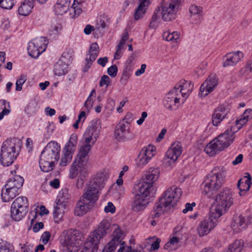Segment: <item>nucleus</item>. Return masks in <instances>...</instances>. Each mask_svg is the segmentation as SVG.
Returning a JSON list of instances; mask_svg holds the SVG:
<instances>
[{"label": "nucleus", "mask_w": 252, "mask_h": 252, "mask_svg": "<svg viewBox=\"0 0 252 252\" xmlns=\"http://www.w3.org/2000/svg\"><path fill=\"white\" fill-rule=\"evenodd\" d=\"M251 176L248 173L245 174L243 178L240 179L237 184V188L240 190V196H244L250 189L251 185Z\"/></svg>", "instance_id": "nucleus-30"}, {"label": "nucleus", "mask_w": 252, "mask_h": 252, "mask_svg": "<svg viewBox=\"0 0 252 252\" xmlns=\"http://www.w3.org/2000/svg\"><path fill=\"white\" fill-rule=\"evenodd\" d=\"M6 103L7 102L4 100H0V120L10 112L9 110L6 108Z\"/></svg>", "instance_id": "nucleus-54"}, {"label": "nucleus", "mask_w": 252, "mask_h": 252, "mask_svg": "<svg viewBox=\"0 0 252 252\" xmlns=\"http://www.w3.org/2000/svg\"><path fill=\"white\" fill-rule=\"evenodd\" d=\"M15 0H0V7L6 9H10L14 6Z\"/></svg>", "instance_id": "nucleus-56"}, {"label": "nucleus", "mask_w": 252, "mask_h": 252, "mask_svg": "<svg viewBox=\"0 0 252 252\" xmlns=\"http://www.w3.org/2000/svg\"><path fill=\"white\" fill-rule=\"evenodd\" d=\"M62 29V26L61 24L58 23H53L49 29L50 35L59 34Z\"/></svg>", "instance_id": "nucleus-52"}, {"label": "nucleus", "mask_w": 252, "mask_h": 252, "mask_svg": "<svg viewBox=\"0 0 252 252\" xmlns=\"http://www.w3.org/2000/svg\"><path fill=\"white\" fill-rule=\"evenodd\" d=\"M107 26L106 23L105 21V17L100 16V18L97 21L96 26V28L100 29V28L103 29Z\"/></svg>", "instance_id": "nucleus-61"}, {"label": "nucleus", "mask_w": 252, "mask_h": 252, "mask_svg": "<svg viewBox=\"0 0 252 252\" xmlns=\"http://www.w3.org/2000/svg\"><path fill=\"white\" fill-rule=\"evenodd\" d=\"M150 158L145 156L143 154L140 152L138 157L137 164L140 167H143L144 165H146L149 161Z\"/></svg>", "instance_id": "nucleus-53"}, {"label": "nucleus", "mask_w": 252, "mask_h": 252, "mask_svg": "<svg viewBox=\"0 0 252 252\" xmlns=\"http://www.w3.org/2000/svg\"><path fill=\"white\" fill-rule=\"evenodd\" d=\"M110 227V224L107 220L101 221L97 228L91 233L89 237V242L94 246V248L107 234Z\"/></svg>", "instance_id": "nucleus-13"}, {"label": "nucleus", "mask_w": 252, "mask_h": 252, "mask_svg": "<svg viewBox=\"0 0 252 252\" xmlns=\"http://www.w3.org/2000/svg\"><path fill=\"white\" fill-rule=\"evenodd\" d=\"M228 130L220 134L217 138L210 142L205 147L204 151L210 156L228 147L234 141V137L228 133Z\"/></svg>", "instance_id": "nucleus-3"}, {"label": "nucleus", "mask_w": 252, "mask_h": 252, "mask_svg": "<svg viewBox=\"0 0 252 252\" xmlns=\"http://www.w3.org/2000/svg\"><path fill=\"white\" fill-rule=\"evenodd\" d=\"M33 7V2L30 0H25L21 3L18 8V13L22 16L29 15Z\"/></svg>", "instance_id": "nucleus-41"}, {"label": "nucleus", "mask_w": 252, "mask_h": 252, "mask_svg": "<svg viewBox=\"0 0 252 252\" xmlns=\"http://www.w3.org/2000/svg\"><path fill=\"white\" fill-rule=\"evenodd\" d=\"M128 39V34L127 32H125L123 33L121 40L117 47V51L114 55V58L116 60H119L123 54L124 50V45L126 40Z\"/></svg>", "instance_id": "nucleus-42"}, {"label": "nucleus", "mask_w": 252, "mask_h": 252, "mask_svg": "<svg viewBox=\"0 0 252 252\" xmlns=\"http://www.w3.org/2000/svg\"><path fill=\"white\" fill-rule=\"evenodd\" d=\"M181 195V189L173 186L164 192L158 203L168 211L175 205Z\"/></svg>", "instance_id": "nucleus-5"}, {"label": "nucleus", "mask_w": 252, "mask_h": 252, "mask_svg": "<svg viewBox=\"0 0 252 252\" xmlns=\"http://www.w3.org/2000/svg\"><path fill=\"white\" fill-rule=\"evenodd\" d=\"M99 53V47L97 43H93L90 46L88 53L86 54L85 68L89 69L93 63L96 60Z\"/></svg>", "instance_id": "nucleus-26"}, {"label": "nucleus", "mask_w": 252, "mask_h": 252, "mask_svg": "<svg viewBox=\"0 0 252 252\" xmlns=\"http://www.w3.org/2000/svg\"><path fill=\"white\" fill-rule=\"evenodd\" d=\"M54 162L48 160L40 156L39 159V166L41 170L45 172H48L53 169L54 166Z\"/></svg>", "instance_id": "nucleus-43"}, {"label": "nucleus", "mask_w": 252, "mask_h": 252, "mask_svg": "<svg viewBox=\"0 0 252 252\" xmlns=\"http://www.w3.org/2000/svg\"><path fill=\"white\" fill-rule=\"evenodd\" d=\"M86 180V175L80 174L79 176L77 183L76 185L77 187L79 188H81L83 187L84 182Z\"/></svg>", "instance_id": "nucleus-63"}, {"label": "nucleus", "mask_w": 252, "mask_h": 252, "mask_svg": "<svg viewBox=\"0 0 252 252\" xmlns=\"http://www.w3.org/2000/svg\"><path fill=\"white\" fill-rule=\"evenodd\" d=\"M71 0H58L54 6V11L57 15H63L69 9Z\"/></svg>", "instance_id": "nucleus-36"}, {"label": "nucleus", "mask_w": 252, "mask_h": 252, "mask_svg": "<svg viewBox=\"0 0 252 252\" xmlns=\"http://www.w3.org/2000/svg\"><path fill=\"white\" fill-rule=\"evenodd\" d=\"M166 211L167 210L157 202L154 206L153 211L150 213L149 218L158 220L160 215Z\"/></svg>", "instance_id": "nucleus-44"}, {"label": "nucleus", "mask_w": 252, "mask_h": 252, "mask_svg": "<svg viewBox=\"0 0 252 252\" xmlns=\"http://www.w3.org/2000/svg\"><path fill=\"white\" fill-rule=\"evenodd\" d=\"M243 58V53L239 51L227 53L223 59V66H234Z\"/></svg>", "instance_id": "nucleus-25"}, {"label": "nucleus", "mask_w": 252, "mask_h": 252, "mask_svg": "<svg viewBox=\"0 0 252 252\" xmlns=\"http://www.w3.org/2000/svg\"><path fill=\"white\" fill-rule=\"evenodd\" d=\"M109 176V174L106 171H100L94 175L90 179L88 183L101 190L104 187Z\"/></svg>", "instance_id": "nucleus-23"}, {"label": "nucleus", "mask_w": 252, "mask_h": 252, "mask_svg": "<svg viewBox=\"0 0 252 252\" xmlns=\"http://www.w3.org/2000/svg\"><path fill=\"white\" fill-rule=\"evenodd\" d=\"M180 99L181 97L172 89L165 96L163 105L168 110H174L178 108Z\"/></svg>", "instance_id": "nucleus-19"}, {"label": "nucleus", "mask_w": 252, "mask_h": 252, "mask_svg": "<svg viewBox=\"0 0 252 252\" xmlns=\"http://www.w3.org/2000/svg\"><path fill=\"white\" fill-rule=\"evenodd\" d=\"M158 10L157 11H155L151 19V21L149 24V27L152 29H156L157 28L159 23V16H158Z\"/></svg>", "instance_id": "nucleus-51"}, {"label": "nucleus", "mask_w": 252, "mask_h": 252, "mask_svg": "<svg viewBox=\"0 0 252 252\" xmlns=\"http://www.w3.org/2000/svg\"><path fill=\"white\" fill-rule=\"evenodd\" d=\"M140 152L151 159L156 154V147L154 145H149L143 147Z\"/></svg>", "instance_id": "nucleus-47"}, {"label": "nucleus", "mask_w": 252, "mask_h": 252, "mask_svg": "<svg viewBox=\"0 0 252 252\" xmlns=\"http://www.w3.org/2000/svg\"><path fill=\"white\" fill-rule=\"evenodd\" d=\"M76 231L70 230L67 231L63 238L61 240V243L64 247V250L67 252L75 251L77 245L79 244L80 240L76 236Z\"/></svg>", "instance_id": "nucleus-15"}, {"label": "nucleus", "mask_w": 252, "mask_h": 252, "mask_svg": "<svg viewBox=\"0 0 252 252\" xmlns=\"http://www.w3.org/2000/svg\"><path fill=\"white\" fill-rule=\"evenodd\" d=\"M101 128L100 120L99 119L93 120L84 133V142L94 145L98 137Z\"/></svg>", "instance_id": "nucleus-11"}, {"label": "nucleus", "mask_w": 252, "mask_h": 252, "mask_svg": "<svg viewBox=\"0 0 252 252\" xmlns=\"http://www.w3.org/2000/svg\"><path fill=\"white\" fill-rule=\"evenodd\" d=\"M48 43V41L44 37L33 39L28 44V51L29 55L34 58H37L46 50Z\"/></svg>", "instance_id": "nucleus-14"}, {"label": "nucleus", "mask_w": 252, "mask_h": 252, "mask_svg": "<svg viewBox=\"0 0 252 252\" xmlns=\"http://www.w3.org/2000/svg\"><path fill=\"white\" fill-rule=\"evenodd\" d=\"M149 198L139 196L135 195L134 200L132 204V209L135 212H139L144 210L149 202Z\"/></svg>", "instance_id": "nucleus-31"}, {"label": "nucleus", "mask_w": 252, "mask_h": 252, "mask_svg": "<svg viewBox=\"0 0 252 252\" xmlns=\"http://www.w3.org/2000/svg\"><path fill=\"white\" fill-rule=\"evenodd\" d=\"M193 88V84L191 81L181 80L174 87V90L180 97L182 96V102L184 103Z\"/></svg>", "instance_id": "nucleus-18"}, {"label": "nucleus", "mask_w": 252, "mask_h": 252, "mask_svg": "<svg viewBox=\"0 0 252 252\" xmlns=\"http://www.w3.org/2000/svg\"><path fill=\"white\" fill-rule=\"evenodd\" d=\"M117 252H131V247L126 246L125 243H123L120 248L118 250Z\"/></svg>", "instance_id": "nucleus-64"}, {"label": "nucleus", "mask_w": 252, "mask_h": 252, "mask_svg": "<svg viewBox=\"0 0 252 252\" xmlns=\"http://www.w3.org/2000/svg\"><path fill=\"white\" fill-rule=\"evenodd\" d=\"M68 72V64L60 59L54 65V72L57 76L65 75Z\"/></svg>", "instance_id": "nucleus-40"}, {"label": "nucleus", "mask_w": 252, "mask_h": 252, "mask_svg": "<svg viewBox=\"0 0 252 252\" xmlns=\"http://www.w3.org/2000/svg\"><path fill=\"white\" fill-rule=\"evenodd\" d=\"M93 99L90 96H89L87 100L84 103V107L86 109V111L89 112L92 109L93 105Z\"/></svg>", "instance_id": "nucleus-60"}, {"label": "nucleus", "mask_w": 252, "mask_h": 252, "mask_svg": "<svg viewBox=\"0 0 252 252\" xmlns=\"http://www.w3.org/2000/svg\"><path fill=\"white\" fill-rule=\"evenodd\" d=\"M66 206V203H64L63 200L61 199L56 200L53 211V217L55 220H57L56 221L62 217Z\"/></svg>", "instance_id": "nucleus-38"}, {"label": "nucleus", "mask_w": 252, "mask_h": 252, "mask_svg": "<svg viewBox=\"0 0 252 252\" xmlns=\"http://www.w3.org/2000/svg\"><path fill=\"white\" fill-rule=\"evenodd\" d=\"M190 14V18L191 20H193L192 22L193 24H197L201 22V19L203 15V9L201 7L196 5H191L189 9Z\"/></svg>", "instance_id": "nucleus-35"}, {"label": "nucleus", "mask_w": 252, "mask_h": 252, "mask_svg": "<svg viewBox=\"0 0 252 252\" xmlns=\"http://www.w3.org/2000/svg\"><path fill=\"white\" fill-rule=\"evenodd\" d=\"M119 245H120V243L116 242V241L112 239L105 247V250L107 252H114Z\"/></svg>", "instance_id": "nucleus-58"}, {"label": "nucleus", "mask_w": 252, "mask_h": 252, "mask_svg": "<svg viewBox=\"0 0 252 252\" xmlns=\"http://www.w3.org/2000/svg\"><path fill=\"white\" fill-rule=\"evenodd\" d=\"M218 80L215 75L209 76L200 88L199 96L205 97L212 92L217 86Z\"/></svg>", "instance_id": "nucleus-21"}, {"label": "nucleus", "mask_w": 252, "mask_h": 252, "mask_svg": "<svg viewBox=\"0 0 252 252\" xmlns=\"http://www.w3.org/2000/svg\"><path fill=\"white\" fill-rule=\"evenodd\" d=\"M93 146L84 142L80 146L78 153L75 158L80 166H86L89 159L88 155Z\"/></svg>", "instance_id": "nucleus-20"}, {"label": "nucleus", "mask_w": 252, "mask_h": 252, "mask_svg": "<svg viewBox=\"0 0 252 252\" xmlns=\"http://www.w3.org/2000/svg\"><path fill=\"white\" fill-rule=\"evenodd\" d=\"M21 146L19 139L13 138L5 140L2 144L0 152H19Z\"/></svg>", "instance_id": "nucleus-27"}, {"label": "nucleus", "mask_w": 252, "mask_h": 252, "mask_svg": "<svg viewBox=\"0 0 252 252\" xmlns=\"http://www.w3.org/2000/svg\"><path fill=\"white\" fill-rule=\"evenodd\" d=\"M94 204L81 197L77 202L74 209V215L76 216H82L91 209Z\"/></svg>", "instance_id": "nucleus-28"}, {"label": "nucleus", "mask_w": 252, "mask_h": 252, "mask_svg": "<svg viewBox=\"0 0 252 252\" xmlns=\"http://www.w3.org/2000/svg\"><path fill=\"white\" fill-rule=\"evenodd\" d=\"M115 136L119 141H129L134 138L130 124L124 121H120L115 128Z\"/></svg>", "instance_id": "nucleus-12"}, {"label": "nucleus", "mask_w": 252, "mask_h": 252, "mask_svg": "<svg viewBox=\"0 0 252 252\" xmlns=\"http://www.w3.org/2000/svg\"><path fill=\"white\" fill-rule=\"evenodd\" d=\"M160 170L158 168H150L145 174L144 180L148 183H151L152 186L159 178Z\"/></svg>", "instance_id": "nucleus-39"}, {"label": "nucleus", "mask_w": 252, "mask_h": 252, "mask_svg": "<svg viewBox=\"0 0 252 252\" xmlns=\"http://www.w3.org/2000/svg\"><path fill=\"white\" fill-rule=\"evenodd\" d=\"M220 216L210 210L208 216H206L199 223L197 231L199 236H203L209 234L217 225Z\"/></svg>", "instance_id": "nucleus-8"}, {"label": "nucleus", "mask_w": 252, "mask_h": 252, "mask_svg": "<svg viewBox=\"0 0 252 252\" xmlns=\"http://www.w3.org/2000/svg\"><path fill=\"white\" fill-rule=\"evenodd\" d=\"M85 2L81 0H74L70 9V15L72 18L78 17L86 7Z\"/></svg>", "instance_id": "nucleus-37"}, {"label": "nucleus", "mask_w": 252, "mask_h": 252, "mask_svg": "<svg viewBox=\"0 0 252 252\" xmlns=\"http://www.w3.org/2000/svg\"><path fill=\"white\" fill-rule=\"evenodd\" d=\"M180 33L178 32H165L163 34V37L167 41L177 43L179 39Z\"/></svg>", "instance_id": "nucleus-46"}, {"label": "nucleus", "mask_w": 252, "mask_h": 252, "mask_svg": "<svg viewBox=\"0 0 252 252\" xmlns=\"http://www.w3.org/2000/svg\"><path fill=\"white\" fill-rule=\"evenodd\" d=\"M230 109L229 106L224 104L217 107L212 115V121L213 125L214 126H219L226 118Z\"/></svg>", "instance_id": "nucleus-22"}, {"label": "nucleus", "mask_w": 252, "mask_h": 252, "mask_svg": "<svg viewBox=\"0 0 252 252\" xmlns=\"http://www.w3.org/2000/svg\"><path fill=\"white\" fill-rule=\"evenodd\" d=\"M182 152V145L179 142L173 143L165 153L162 162L166 168L172 167Z\"/></svg>", "instance_id": "nucleus-9"}, {"label": "nucleus", "mask_w": 252, "mask_h": 252, "mask_svg": "<svg viewBox=\"0 0 252 252\" xmlns=\"http://www.w3.org/2000/svg\"><path fill=\"white\" fill-rule=\"evenodd\" d=\"M19 152H0V162L3 166L11 165L17 158Z\"/></svg>", "instance_id": "nucleus-33"}, {"label": "nucleus", "mask_w": 252, "mask_h": 252, "mask_svg": "<svg viewBox=\"0 0 252 252\" xmlns=\"http://www.w3.org/2000/svg\"><path fill=\"white\" fill-rule=\"evenodd\" d=\"M114 227L115 228L113 232L112 240L116 241V242L120 243L121 246L123 243H125L124 241H123L125 237L124 233L120 229L119 226L115 225Z\"/></svg>", "instance_id": "nucleus-45"}, {"label": "nucleus", "mask_w": 252, "mask_h": 252, "mask_svg": "<svg viewBox=\"0 0 252 252\" xmlns=\"http://www.w3.org/2000/svg\"><path fill=\"white\" fill-rule=\"evenodd\" d=\"M77 140L76 134L73 133L70 135L69 140L63 150V156L60 163V166H65L71 162L73 154L76 150Z\"/></svg>", "instance_id": "nucleus-10"}, {"label": "nucleus", "mask_w": 252, "mask_h": 252, "mask_svg": "<svg viewBox=\"0 0 252 252\" xmlns=\"http://www.w3.org/2000/svg\"><path fill=\"white\" fill-rule=\"evenodd\" d=\"M150 3V0H139V4L134 13L135 20H139L144 17Z\"/></svg>", "instance_id": "nucleus-32"}, {"label": "nucleus", "mask_w": 252, "mask_h": 252, "mask_svg": "<svg viewBox=\"0 0 252 252\" xmlns=\"http://www.w3.org/2000/svg\"><path fill=\"white\" fill-rule=\"evenodd\" d=\"M243 247V245L241 241L236 240L223 252H241Z\"/></svg>", "instance_id": "nucleus-49"}, {"label": "nucleus", "mask_w": 252, "mask_h": 252, "mask_svg": "<svg viewBox=\"0 0 252 252\" xmlns=\"http://www.w3.org/2000/svg\"><path fill=\"white\" fill-rule=\"evenodd\" d=\"M99 190L96 187H94L92 184L88 183L84 189V193L81 197L89 202L90 203L94 205L98 200Z\"/></svg>", "instance_id": "nucleus-24"}, {"label": "nucleus", "mask_w": 252, "mask_h": 252, "mask_svg": "<svg viewBox=\"0 0 252 252\" xmlns=\"http://www.w3.org/2000/svg\"><path fill=\"white\" fill-rule=\"evenodd\" d=\"M225 171L222 167L214 168L206 176L202 184V193L208 198L212 197L214 191L219 189L223 183Z\"/></svg>", "instance_id": "nucleus-1"}, {"label": "nucleus", "mask_w": 252, "mask_h": 252, "mask_svg": "<svg viewBox=\"0 0 252 252\" xmlns=\"http://www.w3.org/2000/svg\"><path fill=\"white\" fill-rule=\"evenodd\" d=\"M152 187L151 183H148L144 180L134 186L135 195L149 198L150 190Z\"/></svg>", "instance_id": "nucleus-29"}, {"label": "nucleus", "mask_w": 252, "mask_h": 252, "mask_svg": "<svg viewBox=\"0 0 252 252\" xmlns=\"http://www.w3.org/2000/svg\"><path fill=\"white\" fill-rule=\"evenodd\" d=\"M60 150V146L58 144L52 141L47 144L40 156L55 162L59 158Z\"/></svg>", "instance_id": "nucleus-16"}, {"label": "nucleus", "mask_w": 252, "mask_h": 252, "mask_svg": "<svg viewBox=\"0 0 252 252\" xmlns=\"http://www.w3.org/2000/svg\"><path fill=\"white\" fill-rule=\"evenodd\" d=\"M184 1V0H168L161 7V14L163 20L169 22L175 19Z\"/></svg>", "instance_id": "nucleus-6"}, {"label": "nucleus", "mask_w": 252, "mask_h": 252, "mask_svg": "<svg viewBox=\"0 0 252 252\" xmlns=\"http://www.w3.org/2000/svg\"><path fill=\"white\" fill-rule=\"evenodd\" d=\"M23 183L24 179L19 175H16L8 179L1 189L2 200L4 202H7L14 198L19 194Z\"/></svg>", "instance_id": "nucleus-4"}, {"label": "nucleus", "mask_w": 252, "mask_h": 252, "mask_svg": "<svg viewBox=\"0 0 252 252\" xmlns=\"http://www.w3.org/2000/svg\"><path fill=\"white\" fill-rule=\"evenodd\" d=\"M233 199L232 189L228 188H223L216 195L215 202L210 208L212 213L214 212L220 217L233 204Z\"/></svg>", "instance_id": "nucleus-2"}, {"label": "nucleus", "mask_w": 252, "mask_h": 252, "mask_svg": "<svg viewBox=\"0 0 252 252\" xmlns=\"http://www.w3.org/2000/svg\"><path fill=\"white\" fill-rule=\"evenodd\" d=\"M110 83V78L109 76L104 75L101 77V80L99 82V86L100 87H102L105 85L107 87L109 85Z\"/></svg>", "instance_id": "nucleus-62"}, {"label": "nucleus", "mask_w": 252, "mask_h": 252, "mask_svg": "<svg viewBox=\"0 0 252 252\" xmlns=\"http://www.w3.org/2000/svg\"><path fill=\"white\" fill-rule=\"evenodd\" d=\"M0 252H14V248L8 242H0Z\"/></svg>", "instance_id": "nucleus-55"}, {"label": "nucleus", "mask_w": 252, "mask_h": 252, "mask_svg": "<svg viewBox=\"0 0 252 252\" xmlns=\"http://www.w3.org/2000/svg\"><path fill=\"white\" fill-rule=\"evenodd\" d=\"M27 80V76L25 75H21L16 82V90L20 91L22 89V86Z\"/></svg>", "instance_id": "nucleus-57"}, {"label": "nucleus", "mask_w": 252, "mask_h": 252, "mask_svg": "<svg viewBox=\"0 0 252 252\" xmlns=\"http://www.w3.org/2000/svg\"><path fill=\"white\" fill-rule=\"evenodd\" d=\"M251 224L249 222L247 218L240 216L237 218L231 224V227L234 232L236 233L245 230L249 225Z\"/></svg>", "instance_id": "nucleus-34"}, {"label": "nucleus", "mask_w": 252, "mask_h": 252, "mask_svg": "<svg viewBox=\"0 0 252 252\" xmlns=\"http://www.w3.org/2000/svg\"><path fill=\"white\" fill-rule=\"evenodd\" d=\"M86 166H81L79 165V163L76 162V159H74L70 169H69V177L71 179H74L78 175V171L82 169H84Z\"/></svg>", "instance_id": "nucleus-48"}, {"label": "nucleus", "mask_w": 252, "mask_h": 252, "mask_svg": "<svg viewBox=\"0 0 252 252\" xmlns=\"http://www.w3.org/2000/svg\"><path fill=\"white\" fill-rule=\"evenodd\" d=\"M28 209V199L26 197H17L12 203L11 216L13 220L19 221L26 215Z\"/></svg>", "instance_id": "nucleus-7"}, {"label": "nucleus", "mask_w": 252, "mask_h": 252, "mask_svg": "<svg viewBox=\"0 0 252 252\" xmlns=\"http://www.w3.org/2000/svg\"><path fill=\"white\" fill-rule=\"evenodd\" d=\"M118 72V67L116 64L109 67L107 69V73L112 77H115Z\"/></svg>", "instance_id": "nucleus-59"}, {"label": "nucleus", "mask_w": 252, "mask_h": 252, "mask_svg": "<svg viewBox=\"0 0 252 252\" xmlns=\"http://www.w3.org/2000/svg\"><path fill=\"white\" fill-rule=\"evenodd\" d=\"M252 117V110L251 109H246L241 117L236 120L234 123H232L229 127L226 130H228V133L232 135L235 138V133L242 128Z\"/></svg>", "instance_id": "nucleus-17"}, {"label": "nucleus", "mask_w": 252, "mask_h": 252, "mask_svg": "<svg viewBox=\"0 0 252 252\" xmlns=\"http://www.w3.org/2000/svg\"><path fill=\"white\" fill-rule=\"evenodd\" d=\"M71 198V195L69 193L68 189L65 188L62 189L59 193L57 199H61L67 204V201Z\"/></svg>", "instance_id": "nucleus-50"}]
</instances>
